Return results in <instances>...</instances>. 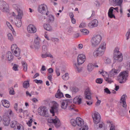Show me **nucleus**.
Returning a JSON list of instances; mask_svg holds the SVG:
<instances>
[{
    "label": "nucleus",
    "instance_id": "f257e3e1",
    "mask_svg": "<svg viewBox=\"0 0 130 130\" xmlns=\"http://www.w3.org/2000/svg\"><path fill=\"white\" fill-rule=\"evenodd\" d=\"M53 106L51 107L50 110V113L52 114L53 117L51 119H48V122L54 124L56 128L59 127L61 125V122L58 117L55 116V113L57 112L58 110V104L55 101L53 102Z\"/></svg>",
    "mask_w": 130,
    "mask_h": 130
},
{
    "label": "nucleus",
    "instance_id": "f03ea898",
    "mask_svg": "<svg viewBox=\"0 0 130 130\" xmlns=\"http://www.w3.org/2000/svg\"><path fill=\"white\" fill-rule=\"evenodd\" d=\"M106 43L105 42H103L94 51L93 55L95 58L102 56L104 54L106 50Z\"/></svg>",
    "mask_w": 130,
    "mask_h": 130
},
{
    "label": "nucleus",
    "instance_id": "7ed1b4c3",
    "mask_svg": "<svg viewBox=\"0 0 130 130\" xmlns=\"http://www.w3.org/2000/svg\"><path fill=\"white\" fill-rule=\"evenodd\" d=\"M102 39V37L101 35H93L90 40L91 46L93 47H96L100 44Z\"/></svg>",
    "mask_w": 130,
    "mask_h": 130
},
{
    "label": "nucleus",
    "instance_id": "20e7f679",
    "mask_svg": "<svg viewBox=\"0 0 130 130\" xmlns=\"http://www.w3.org/2000/svg\"><path fill=\"white\" fill-rule=\"evenodd\" d=\"M119 48L118 47H116L114 50L113 57L114 59L118 62H120L123 60L122 54L119 51Z\"/></svg>",
    "mask_w": 130,
    "mask_h": 130
},
{
    "label": "nucleus",
    "instance_id": "39448f33",
    "mask_svg": "<svg viewBox=\"0 0 130 130\" xmlns=\"http://www.w3.org/2000/svg\"><path fill=\"white\" fill-rule=\"evenodd\" d=\"M128 76L127 72L126 71L120 73L117 77V79L120 83H125L127 80V77Z\"/></svg>",
    "mask_w": 130,
    "mask_h": 130
},
{
    "label": "nucleus",
    "instance_id": "423d86ee",
    "mask_svg": "<svg viewBox=\"0 0 130 130\" xmlns=\"http://www.w3.org/2000/svg\"><path fill=\"white\" fill-rule=\"evenodd\" d=\"M38 11L40 13L43 14H46L47 15L49 14V12L47 5L45 4H41L39 5L38 8Z\"/></svg>",
    "mask_w": 130,
    "mask_h": 130
},
{
    "label": "nucleus",
    "instance_id": "0eeeda50",
    "mask_svg": "<svg viewBox=\"0 0 130 130\" xmlns=\"http://www.w3.org/2000/svg\"><path fill=\"white\" fill-rule=\"evenodd\" d=\"M11 49L12 52L16 57H18V59H20L21 58L19 57L20 54V50L16 44H13L11 45Z\"/></svg>",
    "mask_w": 130,
    "mask_h": 130
},
{
    "label": "nucleus",
    "instance_id": "6e6552de",
    "mask_svg": "<svg viewBox=\"0 0 130 130\" xmlns=\"http://www.w3.org/2000/svg\"><path fill=\"white\" fill-rule=\"evenodd\" d=\"M92 117L95 124L98 123L101 120V116L99 113L96 111H94L92 113Z\"/></svg>",
    "mask_w": 130,
    "mask_h": 130
},
{
    "label": "nucleus",
    "instance_id": "1a4fd4ad",
    "mask_svg": "<svg viewBox=\"0 0 130 130\" xmlns=\"http://www.w3.org/2000/svg\"><path fill=\"white\" fill-rule=\"evenodd\" d=\"M38 111L39 114L41 116L45 117H48L49 116L45 107L41 106L40 107L38 108Z\"/></svg>",
    "mask_w": 130,
    "mask_h": 130
},
{
    "label": "nucleus",
    "instance_id": "9d476101",
    "mask_svg": "<svg viewBox=\"0 0 130 130\" xmlns=\"http://www.w3.org/2000/svg\"><path fill=\"white\" fill-rule=\"evenodd\" d=\"M0 8L4 12H7L9 11L8 5L3 0H0Z\"/></svg>",
    "mask_w": 130,
    "mask_h": 130
},
{
    "label": "nucleus",
    "instance_id": "9b49d317",
    "mask_svg": "<svg viewBox=\"0 0 130 130\" xmlns=\"http://www.w3.org/2000/svg\"><path fill=\"white\" fill-rule=\"evenodd\" d=\"M114 10H115L118 13L119 12V8L118 7L115 8L113 7H110L108 10V17L110 18H114L115 19V16L114 14H113V12Z\"/></svg>",
    "mask_w": 130,
    "mask_h": 130
},
{
    "label": "nucleus",
    "instance_id": "f8f14e48",
    "mask_svg": "<svg viewBox=\"0 0 130 130\" xmlns=\"http://www.w3.org/2000/svg\"><path fill=\"white\" fill-rule=\"evenodd\" d=\"M27 32L30 34H34L37 31L36 26L32 24L29 25L27 26Z\"/></svg>",
    "mask_w": 130,
    "mask_h": 130
},
{
    "label": "nucleus",
    "instance_id": "ddd939ff",
    "mask_svg": "<svg viewBox=\"0 0 130 130\" xmlns=\"http://www.w3.org/2000/svg\"><path fill=\"white\" fill-rule=\"evenodd\" d=\"M13 57L11 52H8L5 55H3L2 58L3 59H7L8 61H12L13 60Z\"/></svg>",
    "mask_w": 130,
    "mask_h": 130
},
{
    "label": "nucleus",
    "instance_id": "4468645a",
    "mask_svg": "<svg viewBox=\"0 0 130 130\" xmlns=\"http://www.w3.org/2000/svg\"><path fill=\"white\" fill-rule=\"evenodd\" d=\"M86 60V56L85 54H80L78 56L77 62L79 64H82Z\"/></svg>",
    "mask_w": 130,
    "mask_h": 130
},
{
    "label": "nucleus",
    "instance_id": "2eb2a0df",
    "mask_svg": "<svg viewBox=\"0 0 130 130\" xmlns=\"http://www.w3.org/2000/svg\"><path fill=\"white\" fill-rule=\"evenodd\" d=\"M111 1L113 2L117 5L120 7V12L121 14L123 13V8L122 3L123 0H110Z\"/></svg>",
    "mask_w": 130,
    "mask_h": 130
},
{
    "label": "nucleus",
    "instance_id": "dca6fc26",
    "mask_svg": "<svg viewBox=\"0 0 130 130\" xmlns=\"http://www.w3.org/2000/svg\"><path fill=\"white\" fill-rule=\"evenodd\" d=\"M98 21L96 19L91 21L88 24V26L90 28H93L96 27L98 25Z\"/></svg>",
    "mask_w": 130,
    "mask_h": 130
},
{
    "label": "nucleus",
    "instance_id": "f3484780",
    "mask_svg": "<svg viewBox=\"0 0 130 130\" xmlns=\"http://www.w3.org/2000/svg\"><path fill=\"white\" fill-rule=\"evenodd\" d=\"M61 108L63 109H66L69 103V100L68 99L61 100L60 102Z\"/></svg>",
    "mask_w": 130,
    "mask_h": 130
},
{
    "label": "nucleus",
    "instance_id": "a211bd4d",
    "mask_svg": "<svg viewBox=\"0 0 130 130\" xmlns=\"http://www.w3.org/2000/svg\"><path fill=\"white\" fill-rule=\"evenodd\" d=\"M82 98L80 95H78L75 97L73 99V102L76 104L79 105L82 103Z\"/></svg>",
    "mask_w": 130,
    "mask_h": 130
},
{
    "label": "nucleus",
    "instance_id": "6ab92c4d",
    "mask_svg": "<svg viewBox=\"0 0 130 130\" xmlns=\"http://www.w3.org/2000/svg\"><path fill=\"white\" fill-rule=\"evenodd\" d=\"M94 128L95 130H104L105 124L103 122L100 123L99 125H95L94 126Z\"/></svg>",
    "mask_w": 130,
    "mask_h": 130
},
{
    "label": "nucleus",
    "instance_id": "aec40b11",
    "mask_svg": "<svg viewBox=\"0 0 130 130\" xmlns=\"http://www.w3.org/2000/svg\"><path fill=\"white\" fill-rule=\"evenodd\" d=\"M127 96L124 94L121 96L120 99V103L122 104V106L124 108H126L127 105L126 103V98Z\"/></svg>",
    "mask_w": 130,
    "mask_h": 130
},
{
    "label": "nucleus",
    "instance_id": "412c9836",
    "mask_svg": "<svg viewBox=\"0 0 130 130\" xmlns=\"http://www.w3.org/2000/svg\"><path fill=\"white\" fill-rule=\"evenodd\" d=\"M77 125L81 127L84 125V121L80 117H77L76 118Z\"/></svg>",
    "mask_w": 130,
    "mask_h": 130
},
{
    "label": "nucleus",
    "instance_id": "4be33fe9",
    "mask_svg": "<svg viewBox=\"0 0 130 130\" xmlns=\"http://www.w3.org/2000/svg\"><path fill=\"white\" fill-rule=\"evenodd\" d=\"M120 72L119 70H116L115 69H113L111 70L109 73V75L111 76H114L117 75Z\"/></svg>",
    "mask_w": 130,
    "mask_h": 130
},
{
    "label": "nucleus",
    "instance_id": "5701e85b",
    "mask_svg": "<svg viewBox=\"0 0 130 130\" xmlns=\"http://www.w3.org/2000/svg\"><path fill=\"white\" fill-rule=\"evenodd\" d=\"M17 14L16 16L15 19L22 20L24 14L22 10L17 12Z\"/></svg>",
    "mask_w": 130,
    "mask_h": 130
},
{
    "label": "nucleus",
    "instance_id": "b1692460",
    "mask_svg": "<svg viewBox=\"0 0 130 130\" xmlns=\"http://www.w3.org/2000/svg\"><path fill=\"white\" fill-rule=\"evenodd\" d=\"M85 98L88 100H90L91 99V97L90 95L91 94L89 89H86L85 91Z\"/></svg>",
    "mask_w": 130,
    "mask_h": 130
},
{
    "label": "nucleus",
    "instance_id": "393cba45",
    "mask_svg": "<svg viewBox=\"0 0 130 130\" xmlns=\"http://www.w3.org/2000/svg\"><path fill=\"white\" fill-rule=\"evenodd\" d=\"M10 120L8 117L4 116L3 119V122L4 124L6 126L9 125L10 123Z\"/></svg>",
    "mask_w": 130,
    "mask_h": 130
},
{
    "label": "nucleus",
    "instance_id": "a878e982",
    "mask_svg": "<svg viewBox=\"0 0 130 130\" xmlns=\"http://www.w3.org/2000/svg\"><path fill=\"white\" fill-rule=\"evenodd\" d=\"M47 16L46 19L47 22L49 23H52L54 21L55 18L53 15L48 14Z\"/></svg>",
    "mask_w": 130,
    "mask_h": 130
},
{
    "label": "nucleus",
    "instance_id": "bb28decb",
    "mask_svg": "<svg viewBox=\"0 0 130 130\" xmlns=\"http://www.w3.org/2000/svg\"><path fill=\"white\" fill-rule=\"evenodd\" d=\"M79 64L78 63H75L74 64V67L77 72H80L82 70V67L80 66Z\"/></svg>",
    "mask_w": 130,
    "mask_h": 130
},
{
    "label": "nucleus",
    "instance_id": "cd10ccee",
    "mask_svg": "<svg viewBox=\"0 0 130 130\" xmlns=\"http://www.w3.org/2000/svg\"><path fill=\"white\" fill-rule=\"evenodd\" d=\"M7 25L8 27H9V28L11 31L13 35L14 36H16V34L15 31L14 30L13 28L12 27L10 23L8 22H6Z\"/></svg>",
    "mask_w": 130,
    "mask_h": 130
},
{
    "label": "nucleus",
    "instance_id": "c85d7f7f",
    "mask_svg": "<svg viewBox=\"0 0 130 130\" xmlns=\"http://www.w3.org/2000/svg\"><path fill=\"white\" fill-rule=\"evenodd\" d=\"M1 102L3 105L4 107L7 108L9 107L10 104L9 102L8 101L5 100H3Z\"/></svg>",
    "mask_w": 130,
    "mask_h": 130
},
{
    "label": "nucleus",
    "instance_id": "c756f323",
    "mask_svg": "<svg viewBox=\"0 0 130 130\" xmlns=\"http://www.w3.org/2000/svg\"><path fill=\"white\" fill-rule=\"evenodd\" d=\"M14 23L16 26L18 27H20L22 25V21L21 20L15 19Z\"/></svg>",
    "mask_w": 130,
    "mask_h": 130
},
{
    "label": "nucleus",
    "instance_id": "7c9ffc66",
    "mask_svg": "<svg viewBox=\"0 0 130 130\" xmlns=\"http://www.w3.org/2000/svg\"><path fill=\"white\" fill-rule=\"evenodd\" d=\"M12 7L17 12L22 10L20 9V5L18 4H13Z\"/></svg>",
    "mask_w": 130,
    "mask_h": 130
},
{
    "label": "nucleus",
    "instance_id": "2f4dec72",
    "mask_svg": "<svg viewBox=\"0 0 130 130\" xmlns=\"http://www.w3.org/2000/svg\"><path fill=\"white\" fill-rule=\"evenodd\" d=\"M43 26L44 28L47 31H51L53 30L52 27L49 24H44Z\"/></svg>",
    "mask_w": 130,
    "mask_h": 130
},
{
    "label": "nucleus",
    "instance_id": "473e14b6",
    "mask_svg": "<svg viewBox=\"0 0 130 130\" xmlns=\"http://www.w3.org/2000/svg\"><path fill=\"white\" fill-rule=\"evenodd\" d=\"M94 68V65L92 63H89L87 66V69L88 71L91 72L92 71Z\"/></svg>",
    "mask_w": 130,
    "mask_h": 130
},
{
    "label": "nucleus",
    "instance_id": "72a5a7b5",
    "mask_svg": "<svg viewBox=\"0 0 130 130\" xmlns=\"http://www.w3.org/2000/svg\"><path fill=\"white\" fill-rule=\"evenodd\" d=\"M14 130H24V127L22 125L18 123L17 126L14 128Z\"/></svg>",
    "mask_w": 130,
    "mask_h": 130
},
{
    "label": "nucleus",
    "instance_id": "f704fd0d",
    "mask_svg": "<svg viewBox=\"0 0 130 130\" xmlns=\"http://www.w3.org/2000/svg\"><path fill=\"white\" fill-rule=\"evenodd\" d=\"M63 96V93L58 90L55 94V97L57 98L60 99Z\"/></svg>",
    "mask_w": 130,
    "mask_h": 130
},
{
    "label": "nucleus",
    "instance_id": "c9c22d12",
    "mask_svg": "<svg viewBox=\"0 0 130 130\" xmlns=\"http://www.w3.org/2000/svg\"><path fill=\"white\" fill-rule=\"evenodd\" d=\"M22 65L23 67V70L25 71H27V64L25 62L22 61L21 62Z\"/></svg>",
    "mask_w": 130,
    "mask_h": 130
},
{
    "label": "nucleus",
    "instance_id": "e433bc0d",
    "mask_svg": "<svg viewBox=\"0 0 130 130\" xmlns=\"http://www.w3.org/2000/svg\"><path fill=\"white\" fill-rule=\"evenodd\" d=\"M41 41L40 38L39 36L36 35L34 38V42L35 43H40V42Z\"/></svg>",
    "mask_w": 130,
    "mask_h": 130
},
{
    "label": "nucleus",
    "instance_id": "4c0bfd02",
    "mask_svg": "<svg viewBox=\"0 0 130 130\" xmlns=\"http://www.w3.org/2000/svg\"><path fill=\"white\" fill-rule=\"evenodd\" d=\"M29 86V80L24 81L23 84V87L25 88H28Z\"/></svg>",
    "mask_w": 130,
    "mask_h": 130
},
{
    "label": "nucleus",
    "instance_id": "58836bf2",
    "mask_svg": "<svg viewBox=\"0 0 130 130\" xmlns=\"http://www.w3.org/2000/svg\"><path fill=\"white\" fill-rule=\"evenodd\" d=\"M80 31L84 35H87L89 32V31L87 29L84 28L80 30Z\"/></svg>",
    "mask_w": 130,
    "mask_h": 130
},
{
    "label": "nucleus",
    "instance_id": "ea45409f",
    "mask_svg": "<svg viewBox=\"0 0 130 130\" xmlns=\"http://www.w3.org/2000/svg\"><path fill=\"white\" fill-rule=\"evenodd\" d=\"M41 56L43 58H46L47 57H49L51 58H53L52 56L50 53H45V54H42Z\"/></svg>",
    "mask_w": 130,
    "mask_h": 130
},
{
    "label": "nucleus",
    "instance_id": "a19ab883",
    "mask_svg": "<svg viewBox=\"0 0 130 130\" xmlns=\"http://www.w3.org/2000/svg\"><path fill=\"white\" fill-rule=\"evenodd\" d=\"M18 123L17 122L15 121H12L10 123V126L12 128L15 127L16 126H17V125Z\"/></svg>",
    "mask_w": 130,
    "mask_h": 130
},
{
    "label": "nucleus",
    "instance_id": "79ce46f5",
    "mask_svg": "<svg viewBox=\"0 0 130 130\" xmlns=\"http://www.w3.org/2000/svg\"><path fill=\"white\" fill-rule=\"evenodd\" d=\"M62 78L65 80H68L69 78V74L68 73H66L65 74L62 76Z\"/></svg>",
    "mask_w": 130,
    "mask_h": 130
},
{
    "label": "nucleus",
    "instance_id": "37998d69",
    "mask_svg": "<svg viewBox=\"0 0 130 130\" xmlns=\"http://www.w3.org/2000/svg\"><path fill=\"white\" fill-rule=\"evenodd\" d=\"M76 118L75 119H71L70 121L71 124L73 126H75L77 125Z\"/></svg>",
    "mask_w": 130,
    "mask_h": 130
},
{
    "label": "nucleus",
    "instance_id": "c03bdc74",
    "mask_svg": "<svg viewBox=\"0 0 130 130\" xmlns=\"http://www.w3.org/2000/svg\"><path fill=\"white\" fill-rule=\"evenodd\" d=\"M8 38L9 40L11 41H12L14 40V39L12 34L9 33L7 35Z\"/></svg>",
    "mask_w": 130,
    "mask_h": 130
},
{
    "label": "nucleus",
    "instance_id": "a18cd8bd",
    "mask_svg": "<svg viewBox=\"0 0 130 130\" xmlns=\"http://www.w3.org/2000/svg\"><path fill=\"white\" fill-rule=\"evenodd\" d=\"M81 127L80 128L79 130H88V125L86 124L81 126Z\"/></svg>",
    "mask_w": 130,
    "mask_h": 130
},
{
    "label": "nucleus",
    "instance_id": "49530a36",
    "mask_svg": "<svg viewBox=\"0 0 130 130\" xmlns=\"http://www.w3.org/2000/svg\"><path fill=\"white\" fill-rule=\"evenodd\" d=\"M71 90L72 92L74 93L77 92L79 90L78 88L75 87H73L71 88Z\"/></svg>",
    "mask_w": 130,
    "mask_h": 130
},
{
    "label": "nucleus",
    "instance_id": "de8ad7c7",
    "mask_svg": "<svg viewBox=\"0 0 130 130\" xmlns=\"http://www.w3.org/2000/svg\"><path fill=\"white\" fill-rule=\"evenodd\" d=\"M99 72L102 75L104 78H105L108 76L107 73L105 71H103L101 72Z\"/></svg>",
    "mask_w": 130,
    "mask_h": 130
},
{
    "label": "nucleus",
    "instance_id": "09e8293b",
    "mask_svg": "<svg viewBox=\"0 0 130 130\" xmlns=\"http://www.w3.org/2000/svg\"><path fill=\"white\" fill-rule=\"evenodd\" d=\"M126 40H127L130 38V29H129L125 35Z\"/></svg>",
    "mask_w": 130,
    "mask_h": 130
},
{
    "label": "nucleus",
    "instance_id": "8fccbe9b",
    "mask_svg": "<svg viewBox=\"0 0 130 130\" xmlns=\"http://www.w3.org/2000/svg\"><path fill=\"white\" fill-rule=\"evenodd\" d=\"M126 67L127 70H130V61H127L126 63Z\"/></svg>",
    "mask_w": 130,
    "mask_h": 130
},
{
    "label": "nucleus",
    "instance_id": "3c124183",
    "mask_svg": "<svg viewBox=\"0 0 130 130\" xmlns=\"http://www.w3.org/2000/svg\"><path fill=\"white\" fill-rule=\"evenodd\" d=\"M105 79L106 81L109 83H110L112 82V79L109 77L108 76L105 78Z\"/></svg>",
    "mask_w": 130,
    "mask_h": 130
},
{
    "label": "nucleus",
    "instance_id": "603ef678",
    "mask_svg": "<svg viewBox=\"0 0 130 130\" xmlns=\"http://www.w3.org/2000/svg\"><path fill=\"white\" fill-rule=\"evenodd\" d=\"M19 66L16 64H14L13 67V69L14 71H18Z\"/></svg>",
    "mask_w": 130,
    "mask_h": 130
},
{
    "label": "nucleus",
    "instance_id": "864d4df0",
    "mask_svg": "<svg viewBox=\"0 0 130 130\" xmlns=\"http://www.w3.org/2000/svg\"><path fill=\"white\" fill-rule=\"evenodd\" d=\"M72 28L71 27H70L68 28L67 34L69 35L70 34L72 31Z\"/></svg>",
    "mask_w": 130,
    "mask_h": 130
},
{
    "label": "nucleus",
    "instance_id": "5fc2aeb1",
    "mask_svg": "<svg viewBox=\"0 0 130 130\" xmlns=\"http://www.w3.org/2000/svg\"><path fill=\"white\" fill-rule=\"evenodd\" d=\"M110 124L109 125V126L110 127V130H115V125L112 123H111L110 122Z\"/></svg>",
    "mask_w": 130,
    "mask_h": 130
},
{
    "label": "nucleus",
    "instance_id": "6e6d98bb",
    "mask_svg": "<svg viewBox=\"0 0 130 130\" xmlns=\"http://www.w3.org/2000/svg\"><path fill=\"white\" fill-rule=\"evenodd\" d=\"M75 108V106L74 105L72 104L68 107V109L72 111L74 110Z\"/></svg>",
    "mask_w": 130,
    "mask_h": 130
},
{
    "label": "nucleus",
    "instance_id": "4d7b16f0",
    "mask_svg": "<svg viewBox=\"0 0 130 130\" xmlns=\"http://www.w3.org/2000/svg\"><path fill=\"white\" fill-rule=\"evenodd\" d=\"M32 119H30L27 122V124L29 126H30L31 125V123L32 122Z\"/></svg>",
    "mask_w": 130,
    "mask_h": 130
},
{
    "label": "nucleus",
    "instance_id": "13d9d810",
    "mask_svg": "<svg viewBox=\"0 0 130 130\" xmlns=\"http://www.w3.org/2000/svg\"><path fill=\"white\" fill-rule=\"evenodd\" d=\"M94 4L97 7L100 6L101 5L100 3L98 0L95 1L94 3Z\"/></svg>",
    "mask_w": 130,
    "mask_h": 130
},
{
    "label": "nucleus",
    "instance_id": "bf43d9fd",
    "mask_svg": "<svg viewBox=\"0 0 130 130\" xmlns=\"http://www.w3.org/2000/svg\"><path fill=\"white\" fill-rule=\"evenodd\" d=\"M86 26V24L85 23L82 22L80 24L79 27L80 28H83L85 27Z\"/></svg>",
    "mask_w": 130,
    "mask_h": 130
},
{
    "label": "nucleus",
    "instance_id": "052dcab7",
    "mask_svg": "<svg viewBox=\"0 0 130 130\" xmlns=\"http://www.w3.org/2000/svg\"><path fill=\"white\" fill-rule=\"evenodd\" d=\"M102 82L103 80L101 78H98L96 80V83L98 84H101L102 83Z\"/></svg>",
    "mask_w": 130,
    "mask_h": 130
},
{
    "label": "nucleus",
    "instance_id": "680f3d73",
    "mask_svg": "<svg viewBox=\"0 0 130 130\" xmlns=\"http://www.w3.org/2000/svg\"><path fill=\"white\" fill-rule=\"evenodd\" d=\"M47 49V46L46 45H43L42 46V51H46Z\"/></svg>",
    "mask_w": 130,
    "mask_h": 130
},
{
    "label": "nucleus",
    "instance_id": "e2e57ef3",
    "mask_svg": "<svg viewBox=\"0 0 130 130\" xmlns=\"http://www.w3.org/2000/svg\"><path fill=\"white\" fill-rule=\"evenodd\" d=\"M40 43H35V49L36 50H38L40 47Z\"/></svg>",
    "mask_w": 130,
    "mask_h": 130
},
{
    "label": "nucleus",
    "instance_id": "0e129e2a",
    "mask_svg": "<svg viewBox=\"0 0 130 130\" xmlns=\"http://www.w3.org/2000/svg\"><path fill=\"white\" fill-rule=\"evenodd\" d=\"M27 111V110H23L22 108H20L19 109L18 111V110L17 111V112H23V113L24 114Z\"/></svg>",
    "mask_w": 130,
    "mask_h": 130
},
{
    "label": "nucleus",
    "instance_id": "69168bd1",
    "mask_svg": "<svg viewBox=\"0 0 130 130\" xmlns=\"http://www.w3.org/2000/svg\"><path fill=\"white\" fill-rule=\"evenodd\" d=\"M105 62L106 63H109L111 62V60L108 58H106L105 60Z\"/></svg>",
    "mask_w": 130,
    "mask_h": 130
},
{
    "label": "nucleus",
    "instance_id": "338daca9",
    "mask_svg": "<svg viewBox=\"0 0 130 130\" xmlns=\"http://www.w3.org/2000/svg\"><path fill=\"white\" fill-rule=\"evenodd\" d=\"M9 93L10 95H14L15 94V93L13 88H12L10 89Z\"/></svg>",
    "mask_w": 130,
    "mask_h": 130
},
{
    "label": "nucleus",
    "instance_id": "774afa93",
    "mask_svg": "<svg viewBox=\"0 0 130 130\" xmlns=\"http://www.w3.org/2000/svg\"><path fill=\"white\" fill-rule=\"evenodd\" d=\"M87 105H91L93 103V101L92 100L88 101H86Z\"/></svg>",
    "mask_w": 130,
    "mask_h": 130
}]
</instances>
